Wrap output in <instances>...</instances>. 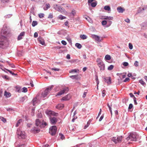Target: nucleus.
I'll return each instance as SVG.
<instances>
[{"mask_svg": "<svg viewBox=\"0 0 147 147\" xmlns=\"http://www.w3.org/2000/svg\"><path fill=\"white\" fill-rule=\"evenodd\" d=\"M8 44L7 38L4 36L0 35V48L5 49L8 46Z\"/></svg>", "mask_w": 147, "mask_h": 147, "instance_id": "f257e3e1", "label": "nucleus"}, {"mask_svg": "<svg viewBox=\"0 0 147 147\" xmlns=\"http://www.w3.org/2000/svg\"><path fill=\"white\" fill-rule=\"evenodd\" d=\"M53 7L54 9L55 10L60 12L62 14L65 13L66 12L65 10L64 9L62 8L60 6H59L57 4L53 5Z\"/></svg>", "mask_w": 147, "mask_h": 147, "instance_id": "f03ea898", "label": "nucleus"}, {"mask_svg": "<svg viewBox=\"0 0 147 147\" xmlns=\"http://www.w3.org/2000/svg\"><path fill=\"white\" fill-rule=\"evenodd\" d=\"M138 135L136 133H130L129 136L127 138V140H130L132 141H136V140L137 138H138Z\"/></svg>", "mask_w": 147, "mask_h": 147, "instance_id": "7ed1b4c3", "label": "nucleus"}, {"mask_svg": "<svg viewBox=\"0 0 147 147\" xmlns=\"http://www.w3.org/2000/svg\"><path fill=\"white\" fill-rule=\"evenodd\" d=\"M57 129V127L56 126H53L50 127L49 133L52 136L54 135L56 133Z\"/></svg>", "mask_w": 147, "mask_h": 147, "instance_id": "20e7f679", "label": "nucleus"}, {"mask_svg": "<svg viewBox=\"0 0 147 147\" xmlns=\"http://www.w3.org/2000/svg\"><path fill=\"white\" fill-rule=\"evenodd\" d=\"M17 134L19 136V138H20L25 139L26 137L25 132L21 131L20 129L18 130Z\"/></svg>", "mask_w": 147, "mask_h": 147, "instance_id": "39448f33", "label": "nucleus"}, {"mask_svg": "<svg viewBox=\"0 0 147 147\" xmlns=\"http://www.w3.org/2000/svg\"><path fill=\"white\" fill-rule=\"evenodd\" d=\"M45 113L47 115L50 116L53 115L57 116H58L59 115L58 113H55L53 111L48 110L46 111Z\"/></svg>", "mask_w": 147, "mask_h": 147, "instance_id": "423d86ee", "label": "nucleus"}, {"mask_svg": "<svg viewBox=\"0 0 147 147\" xmlns=\"http://www.w3.org/2000/svg\"><path fill=\"white\" fill-rule=\"evenodd\" d=\"M53 86H51L47 88L42 94V96L44 97L46 96L48 94L49 92L53 88Z\"/></svg>", "mask_w": 147, "mask_h": 147, "instance_id": "0eeeda50", "label": "nucleus"}, {"mask_svg": "<svg viewBox=\"0 0 147 147\" xmlns=\"http://www.w3.org/2000/svg\"><path fill=\"white\" fill-rule=\"evenodd\" d=\"M68 88L67 87H65L63 88V89L59 92L56 95V96H60L64 93H65L68 92Z\"/></svg>", "mask_w": 147, "mask_h": 147, "instance_id": "6e6552de", "label": "nucleus"}, {"mask_svg": "<svg viewBox=\"0 0 147 147\" xmlns=\"http://www.w3.org/2000/svg\"><path fill=\"white\" fill-rule=\"evenodd\" d=\"M35 124L37 126L42 127L43 125V121H41L39 119H36V121Z\"/></svg>", "mask_w": 147, "mask_h": 147, "instance_id": "1a4fd4ad", "label": "nucleus"}, {"mask_svg": "<svg viewBox=\"0 0 147 147\" xmlns=\"http://www.w3.org/2000/svg\"><path fill=\"white\" fill-rule=\"evenodd\" d=\"M51 123L53 125H55L57 121V119L54 117H50L49 118Z\"/></svg>", "mask_w": 147, "mask_h": 147, "instance_id": "9d476101", "label": "nucleus"}, {"mask_svg": "<svg viewBox=\"0 0 147 147\" xmlns=\"http://www.w3.org/2000/svg\"><path fill=\"white\" fill-rule=\"evenodd\" d=\"M98 65L100 68V71H103L105 69V65L104 64L103 62L101 63L100 64H97Z\"/></svg>", "mask_w": 147, "mask_h": 147, "instance_id": "9b49d317", "label": "nucleus"}, {"mask_svg": "<svg viewBox=\"0 0 147 147\" xmlns=\"http://www.w3.org/2000/svg\"><path fill=\"white\" fill-rule=\"evenodd\" d=\"M71 98L70 94H68L64 97H63L61 99L62 100H69Z\"/></svg>", "mask_w": 147, "mask_h": 147, "instance_id": "f8f14e48", "label": "nucleus"}, {"mask_svg": "<svg viewBox=\"0 0 147 147\" xmlns=\"http://www.w3.org/2000/svg\"><path fill=\"white\" fill-rule=\"evenodd\" d=\"M38 97V96H37L36 97L32 99L31 102L33 106H34L38 102V101L37 99Z\"/></svg>", "mask_w": 147, "mask_h": 147, "instance_id": "ddd939ff", "label": "nucleus"}, {"mask_svg": "<svg viewBox=\"0 0 147 147\" xmlns=\"http://www.w3.org/2000/svg\"><path fill=\"white\" fill-rule=\"evenodd\" d=\"M7 34V31L6 30L5 28H3L2 29L1 32V35L4 36L6 35Z\"/></svg>", "mask_w": 147, "mask_h": 147, "instance_id": "4468645a", "label": "nucleus"}, {"mask_svg": "<svg viewBox=\"0 0 147 147\" xmlns=\"http://www.w3.org/2000/svg\"><path fill=\"white\" fill-rule=\"evenodd\" d=\"M105 81L106 82L107 84H110L111 83V78L110 77H106L105 78Z\"/></svg>", "mask_w": 147, "mask_h": 147, "instance_id": "2eb2a0df", "label": "nucleus"}, {"mask_svg": "<svg viewBox=\"0 0 147 147\" xmlns=\"http://www.w3.org/2000/svg\"><path fill=\"white\" fill-rule=\"evenodd\" d=\"M31 130L32 132L34 133H38L40 131V129L38 128L34 127L31 129Z\"/></svg>", "mask_w": 147, "mask_h": 147, "instance_id": "dca6fc26", "label": "nucleus"}, {"mask_svg": "<svg viewBox=\"0 0 147 147\" xmlns=\"http://www.w3.org/2000/svg\"><path fill=\"white\" fill-rule=\"evenodd\" d=\"M117 11L120 13H123L125 10V9L122 8L121 7L119 6L117 8Z\"/></svg>", "mask_w": 147, "mask_h": 147, "instance_id": "f3484780", "label": "nucleus"}, {"mask_svg": "<svg viewBox=\"0 0 147 147\" xmlns=\"http://www.w3.org/2000/svg\"><path fill=\"white\" fill-rule=\"evenodd\" d=\"M64 107V105L63 104H59L56 106V108L59 109H61Z\"/></svg>", "mask_w": 147, "mask_h": 147, "instance_id": "a211bd4d", "label": "nucleus"}, {"mask_svg": "<svg viewBox=\"0 0 147 147\" xmlns=\"http://www.w3.org/2000/svg\"><path fill=\"white\" fill-rule=\"evenodd\" d=\"M25 34V32H21L20 35L18 36V40H20L22 38V37Z\"/></svg>", "mask_w": 147, "mask_h": 147, "instance_id": "6ab92c4d", "label": "nucleus"}, {"mask_svg": "<svg viewBox=\"0 0 147 147\" xmlns=\"http://www.w3.org/2000/svg\"><path fill=\"white\" fill-rule=\"evenodd\" d=\"M94 36H95V38L96 40H97L98 42L101 41L102 40V38H100L99 37L97 36L94 35Z\"/></svg>", "mask_w": 147, "mask_h": 147, "instance_id": "aec40b11", "label": "nucleus"}, {"mask_svg": "<svg viewBox=\"0 0 147 147\" xmlns=\"http://www.w3.org/2000/svg\"><path fill=\"white\" fill-rule=\"evenodd\" d=\"M141 26L142 27H147V21H145L144 22L142 23L141 24Z\"/></svg>", "mask_w": 147, "mask_h": 147, "instance_id": "412c9836", "label": "nucleus"}, {"mask_svg": "<svg viewBox=\"0 0 147 147\" xmlns=\"http://www.w3.org/2000/svg\"><path fill=\"white\" fill-rule=\"evenodd\" d=\"M38 41L39 42V43L41 44L42 45H45V41L43 39H39L38 40Z\"/></svg>", "mask_w": 147, "mask_h": 147, "instance_id": "4be33fe9", "label": "nucleus"}, {"mask_svg": "<svg viewBox=\"0 0 147 147\" xmlns=\"http://www.w3.org/2000/svg\"><path fill=\"white\" fill-rule=\"evenodd\" d=\"M76 13V11L75 10L71 11V12L70 13V15L71 16H74Z\"/></svg>", "mask_w": 147, "mask_h": 147, "instance_id": "5701e85b", "label": "nucleus"}, {"mask_svg": "<svg viewBox=\"0 0 147 147\" xmlns=\"http://www.w3.org/2000/svg\"><path fill=\"white\" fill-rule=\"evenodd\" d=\"M4 95L7 97H9L11 96V94L9 92H7L6 91H5L4 93Z\"/></svg>", "mask_w": 147, "mask_h": 147, "instance_id": "b1692460", "label": "nucleus"}, {"mask_svg": "<svg viewBox=\"0 0 147 147\" xmlns=\"http://www.w3.org/2000/svg\"><path fill=\"white\" fill-rule=\"evenodd\" d=\"M50 7V5L49 3L47 4L46 5V7H43V9L45 10H47Z\"/></svg>", "mask_w": 147, "mask_h": 147, "instance_id": "393cba45", "label": "nucleus"}, {"mask_svg": "<svg viewBox=\"0 0 147 147\" xmlns=\"http://www.w3.org/2000/svg\"><path fill=\"white\" fill-rule=\"evenodd\" d=\"M85 18L90 23H92V20L88 16H86L85 17Z\"/></svg>", "mask_w": 147, "mask_h": 147, "instance_id": "a878e982", "label": "nucleus"}, {"mask_svg": "<svg viewBox=\"0 0 147 147\" xmlns=\"http://www.w3.org/2000/svg\"><path fill=\"white\" fill-rule=\"evenodd\" d=\"M58 18L59 19L61 20H62L66 18V17L65 16H63L62 15H60L58 17Z\"/></svg>", "mask_w": 147, "mask_h": 147, "instance_id": "bb28decb", "label": "nucleus"}, {"mask_svg": "<svg viewBox=\"0 0 147 147\" xmlns=\"http://www.w3.org/2000/svg\"><path fill=\"white\" fill-rule=\"evenodd\" d=\"M104 9L107 11H109L111 10L110 7L108 6H105L104 7Z\"/></svg>", "mask_w": 147, "mask_h": 147, "instance_id": "cd10ccee", "label": "nucleus"}, {"mask_svg": "<svg viewBox=\"0 0 147 147\" xmlns=\"http://www.w3.org/2000/svg\"><path fill=\"white\" fill-rule=\"evenodd\" d=\"M122 139V136L118 137L117 138V143L121 142Z\"/></svg>", "mask_w": 147, "mask_h": 147, "instance_id": "c85d7f7f", "label": "nucleus"}, {"mask_svg": "<svg viewBox=\"0 0 147 147\" xmlns=\"http://www.w3.org/2000/svg\"><path fill=\"white\" fill-rule=\"evenodd\" d=\"M80 37L82 39H85L87 38V36L86 35L84 34L81 35Z\"/></svg>", "mask_w": 147, "mask_h": 147, "instance_id": "c756f323", "label": "nucleus"}, {"mask_svg": "<svg viewBox=\"0 0 147 147\" xmlns=\"http://www.w3.org/2000/svg\"><path fill=\"white\" fill-rule=\"evenodd\" d=\"M22 119H19L17 123L16 124V127H18L20 124V123L22 122Z\"/></svg>", "mask_w": 147, "mask_h": 147, "instance_id": "7c9ffc66", "label": "nucleus"}, {"mask_svg": "<svg viewBox=\"0 0 147 147\" xmlns=\"http://www.w3.org/2000/svg\"><path fill=\"white\" fill-rule=\"evenodd\" d=\"M75 46L78 48L79 49H80L82 47L81 45L78 43H76L75 44Z\"/></svg>", "mask_w": 147, "mask_h": 147, "instance_id": "2f4dec72", "label": "nucleus"}, {"mask_svg": "<svg viewBox=\"0 0 147 147\" xmlns=\"http://www.w3.org/2000/svg\"><path fill=\"white\" fill-rule=\"evenodd\" d=\"M105 59L107 60H110L111 59V57L110 55H107L105 56Z\"/></svg>", "mask_w": 147, "mask_h": 147, "instance_id": "473e14b6", "label": "nucleus"}, {"mask_svg": "<svg viewBox=\"0 0 147 147\" xmlns=\"http://www.w3.org/2000/svg\"><path fill=\"white\" fill-rule=\"evenodd\" d=\"M104 19L106 20H112L113 19V17H112L106 16Z\"/></svg>", "mask_w": 147, "mask_h": 147, "instance_id": "72a5a7b5", "label": "nucleus"}, {"mask_svg": "<svg viewBox=\"0 0 147 147\" xmlns=\"http://www.w3.org/2000/svg\"><path fill=\"white\" fill-rule=\"evenodd\" d=\"M96 62L97 63V64H100L101 63L103 62L99 58H98L96 60Z\"/></svg>", "mask_w": 147, "mask_h": 147, "instance_id": "f704fd0d", "label": "nucleus"}, {"mask_svg": "<svg viewBox=\"0 0 147 147\" xmlns=\"http://www.w3.org/2000/svg\"><path fill=\"white\" fill-rule=\"evenodd\" d=\"M91 3V6L93 7H95L97 5V3L96 2H94Z\"/></svg>", "mask_w": 147, "mask_h": 147, "instance_id": "c9c22d12", "label": "nucleus"}, {"mask_svg": "<svg viewBox=\"0 0 147 147\" xmlns=\"http://www.w3.org/2000/svg\"><path fill=\"white\" fill-rule=\"evenodd\" d=\"M90 120H89L87 122V124L84 126V129H86L87 127H88V126H89V125H90Z\"/></svg>", "mask_w": 147, "mask_h": 147, "instance_id": "e433bc0d", "label": "nucleus"}, {"mask_svg": "<svg viewBox=\"0 0 147 147\" xmlns=\"http://www.w3.org/2000/svg\"><path fill=\"white\" fill-rule=\"evenodd\" d=\"M113 68L114 66L113 65H111L108 67V69L109 70H111L113 69Z\"/></svg>", "mask_w": 147, "mask_h": 147, "instance_id": "4c0bfd02", "label": "nucleus"}, {"mask_svg": "<svg viewBox=\"0 0 147 147\" xmlns=\"http://www.w3.org/2000/svg\"><path fill=\"white\" fill-rule=\"evenodd\" d=\"M37 24V22L36 21H34L32 24V25L33 27L35 26Z\"/></svg>", "mask_w": 147, "mask_h": 147, "instance_id": "58836bf2", "label": "nucleus"}, {"mask_svg": "<svg viewBox=\"0 0 147 147\" xmlns=\"http://www.w3.org/2000/svg\"><path fill=\"white\" fill-rule=\"evenodd\" d=\"M0 119L4 123H5L6 122L5 119L2 117H0Z\"/></svg>", "mask_w": 147, "mask_h": 147, "instance_id": "ea45409f", "label": "nucleus"}, {"mask_svg": "<svg viewBox=\"0 0 147 147\" xmlns=\"http://www.w3.org/2000/svg\"><path fill=\"white\" fill-rule=\"evenodd\" d=\"M27 88L25 87H24L22 89V92H26L27 91Z\"/></svg>", "mask_w": 147, "mask_h": 147, "instance_id": "a19ab883", "label": "nucleus"}, {"mask_svg": "<svg viewBox=\"0 0 147 147\" xmlns=\"http://www.w3.org/2000/svg\"><path fill=\"white\" fill-rule=\"evenodd\" d=\"M112 140L115 143H117V138L116 137H113L112 139Z\"/></svg>", "mask_w": 147, "mask_h": 147, "instance_id": "79ce46f5", "label": "nucleus"}, {"mask_svg": "<svg viewBox=\"0 0 147 147\" xmlns=\"http://www.w3.org/2000/svg\"><path fill=\"white\" fill-rule=\"evenodd\" d=\"M45 16V15L44 13H40V14H38V16L40 18H43Z\"/></svg>", "mask_w": 147, "mask_h": 147, "instance_id": "37998d69", "label": "nucleus"}, {"mask_svg": "<svg viewBox=\"0 0 147 147\" xmlns=\"http://www.w3.org/2000/svg\"><path fill=\"white\" fill-rule=\"evenodd\" d=\"M139 82L140 83L142 84L143 86H144L145 84V82L143 80H140L139 81Z\"/></svg>", "mask_w": 147, "mask_h": 147, "instance_id": "c03bdc74", "label": "nucleus"}, {"mask_svg": "<svg viewBox=\"0 0 147 147\" xmlns=\"http://www.w3.org/2000/svg\"><path fill=\"white\" fill-rule=\"evenodd\" d=\"M59 135L60 136V138L62 140H63L64 139L65 137L62 134H59Z\"/></svg>", "mask_w": 147, "mask_h": 147, "instance_id": "a18cd8bd", "label": "nucleus"}, {"mask_svg": "<svg viewBox=\"0 0 147 147\" xmlns=\"http://www.w3.org/2000/svg\"><path fill=\"white\" fill-rule=\"evenodd\" d=\"M129 49H132L133 48V45L131 43H129Z\"/></svg>", "mask_w": 147, "mask_h": 147, "instance_id": "49530a36", "label": "nucleus"}, {"mask_svg": "<svg viewBox=\"0 0 147 147\" xmlns=\"http://www.w3.org/2000/svg\"><path fill=\"white\" fill-rule=\"evenodd\" d=\"M77 76H78V75H77L70 76V77L71 78H72V79H74L76 78L77 77Z\"/></svg>", "mask_w": 147, "mask_h": 147, "instance_id": "de8ad7c7", "label": "nucleus"}, {"mask_svg": "<svg viewBox=\"0 0 147 147\" xmlns=\"http://www.w3.org/2000/svg\"><path fill=\"white\" fill-rule=\"evenodd\" d=\"M6 70L9 71L11 74H12V75H17V74H14L13 72H12L11 71L9 70V69H6Z\"/></svg>", "mask_w": 147, "mask_h": 147, "instance_id": "09e8293b", "label": "nucleus"}, {"mask_svg": "<svg viewBox=\"0 0 147 147\" xmlns=\"http://www.w3.org/2000/svg\"><path fill=\"white\" fill-rule=\"evenodd\" d=\"M128 65V63L127 62H124L123 63V65L125 66H127Z\"/></svg>", "mask_w": 147, "mask_h": 147, "instance_id": "8fccbe9b", "label": "nucleus"}, {"mask_svg": "<svg viewBox=\"0 0 147 147\" xmlns=\"http://www.w3.org/2000/svg\"><path fill=\"white\" fill-rule=\"evenodd\" d=\"M51 70H54L55 71H59V69L57 68H52L51 69Z\"/></svg>", "mask_w": 147, "mask_h": 147, "instance_id": "3c124183", "label": "nucleus"}, {"mask_svg": "<svg viewBox=\"0 0 147 147\" xmlns=\"http://www.w3.org/2000/svg\"><path fill=\"white\" fill-rule=\"evenodd\" d=\"M106 91L105 90H103L102 92V96L103 97L105 96L106 95Z\"/></svg>", "mask_w": 147, "mask_h": 147, "instance_id": "603ef678", "label": "nucleus"}, {"mask_svg": "<svg viewBox=\"0 0 147 147\" xmlns=\"http://www.w3.org/2000/svg\"><path fill=\"white\" fill-rule=\"evenodd\" d=\"M48 18H53V15L52 13H50L48 16Z\"/></svg>", "mask_w": 147, "mask_h": 147, "instance_id": "864d4df0", "label": "nucleus"}, {"mask_svg": "<svg viewBox=\"0 0 147 147\" xmlns=\"http://www.w3.org/2000/svg\"><path fill=\"white\" fill-rule=\"evenodd\" d=\"M107 23V22L106 20H103L102 22V25H105Z\"/></svg>", "mask_w": 147, "mask_h": 147, "instance_id": "5fc2aeb1", "label": "nucleus"}, {"mask_svg": "<svg viewBox=\"0 0 147 147\" xmlns=\"http://www.w3.org/2000/svg\"><path fill=\"white\" fill-rule=\"evenodd\" d=\"M107 106L109 108V111H110V112H111V114L112 115V111L111 108V107L109 105V104H108Z\"/></svg>", "mask_w": 147, "mask_h": 147, "instance_id": "6e6d98bb", "label": "nucleus"}, {"mask_svg": "<svg viewBox=\"0 0 147 147\" xmlns=\"http://www.w3.org/2000/svg\"><path fill=\"white\" fill-rule=\"evenodd\" d=\"M138 61H136L134 63L135 66H136V67H138Z\"/></svg>", "mask_w": 147, "mask_h": 147, "instance_id": "4d7b16f0", "label": "nucleus"}, {"mask_svg": "<svg viewBox=\"0 0 147 147\" xmlns=\"http://www.w3.org/2000/svg\"><path fill=\"white\" fill-rule=\"evenodd\" d=\"M87 93V91H86V92H84V94H83V95L82 96V97L83 98H85L86 95V94Z\"/></svg>", "mask_w": 147, "mask_h": 147, "instance_id": "13d9d810", "label": "nucleus"}, {"mask_svg": "<svg viewBox=\"0 0 147 147\" xmlns=\"http://www.w3.org/2000/svg\"><path fill=\"white\" fill-rule=\"evenodd\" d=\"M9 65L12 68L14 67L15 66V65L13 64H10L9 63H8Z\"/></svg>", "mask_w": 147, "mask_h": 147, "instance_id": "bf43d9fd", "label": "nucleus"}, {"mask_svg": "<svg viewBox=\"0 0 147 147\" xmlns=\"http://www.w3.org/2000/svg\"><path fill=\"white\" fill-rule=\"evenodd\" d=\"M133 105L132 104H130L129 105V107H128V109H131L133 107Z\"/></svg>", "mask_w": 147, "mask_h": 147, "instance_id": "052dcab7", "label": "nucleus"}, {"mask_svg": "<svg viewBox=\"0 0 147 147\" xmlns=\"http://www.w3.org/2000/svg\"><path fill=\"white\" fill-rule=\"evenodd\" d=\"M12 14L7 15L6 16H5V17L6 18H10L12 16Z\"/></svg>", "mask_w": 147, "mask_h": 147, "instance_id": "680f3d73", "label": "nucleus"}, {"mask_svg": "<svg viewBox=\"0 0 147 147\" xmlns=\"http://www.w3.org/2000/svg\"><path fill=\"white\" fill-rule=\"evenodd\" d=\"M62 44L64 45H66L67 44L66 42L64 40H62L61 42Z\"/></svg>", "mask_w": 147, "mask_h": 147, "instance_id": "e2e57ef3", "label": "nucleus"}, {"mask_svg": "<svg viewBox=\"0 0 147 147\" xmlns=\"http://www.w3.org/2000/svg\"><path fill=\"white\" fill-rule=\"evenodd\" d=\"M3 78L6 80H9V77L7 76L6 75H5L4 76H3Z\"/></svg>", "mask_w": 147, "mask_h": 147, "instance_id": "0e129e2a", "label": "nucleus"}, {"mask_svg": "<svg viewBox=\"0 0 147 147\" xmlns=\"http://www.w3.org/2000/svg\"><path fill=\"white\" fill-rule=\"evenodd\" d=\"M124 20L125 22L127 23H129L130 22V20L128 18Z\"/></svg>", "mask_w": 147, "mask_h": 147, "instance_id": "69168bd1", "label": "nucleus"}, {"mask_svg": "<svg viewBox=\"0 0 147 147\" xmlns=\"http://www.w3.org/2000/svg\"><path fill=\"white\" fill-rule=\"evenodd\" d=\"M129 80V78H126L123 81L124 82H126Z\"/></svg>", "mask_w": 147, "mask_h": 147, "instance_id": "338daca9", "label": "nucleus"}, {"mask_svg": "<svg viewBox=\"0 0 147 147\" xmlns=\"http://www.w3.org/2000/svg\"><path fill=\"white\" fill-rule=\"evenodd\" d=\"M24 145L23 144H19L17 145L16 147H24Z\"/></svg>", "mask_w": 147, "mask_h": 147, "instance_id": "774afa93", "label": "nucleus"}]
</instances>
